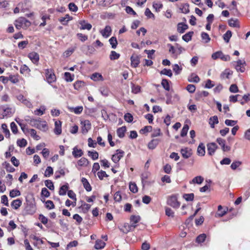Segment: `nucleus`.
<instances>
[{"mask_svg":"<svg viewBox=\"0 0 250 250\" xmlns=\"http://www.w3.org/2000/svg\"><path fill=\"white\" fill-rule=\"evenodd\" d=\"M99 91L102 95L104 96H108L109 93V90L108 88L106 86L101 87L99 89Z\"/></svg>","mask_w":250,"mask_h":250,"instance_id":"nucleus-40","label":"nucleus"},{"mask_svg":"<svg viewBox=\"0 0 250 250\" xmlns=\"http://www.w3.org/2000/svg\"><path fill=\"white\" fill-rule=\"evenodd\" d=\"M20 191L17 189H13L10 191L9 193V195L11 198H14L16 196H20Z\"/></svg>","mask_w":250,"mask_h":250,"instance_id":"nucleus-57","label":"nucleus"},{"mask_svg":"<svg viewBox=\"0 0 250 250\" xmlns=\"http://www.w3.org/2000/svg\"><path fill=\"white\" fill-rule=\"evenodd\" d=\"M27 143L26 140L24 139H19L17 141V145L21 147H25Z\"/></svg>","mask_w":250,"mask_h":250,"instance_id":"nucleus-50","label":"nucleus"},{"mask_svg":"<svg viewBox=\"0 0 250 250\" xmlns=\"http://www.w3.org/2000/svg\"><path fill=\"white\" fill-rule=\"evenodd\" d=\"M81 182L83 184V187L87 191H90L92 189L91 187L88 182L87 180L85 178H82Z\"/></svg>","mask_w":250,"mask_h":250,"instance_id":"nucleus-23","label":"nucleus"},{"mask_svg":"<svg viewBox=\"0 0 250 250\" xmlns=\"http://www.w3.org/2000/svg\"><path fill=\"white\" fill-rule=\"evenodd\" d=\"M97 176L100 180H103L104 177H107L108 175L104 171L101 170L97 173Z\"/></svg>","mask_w":250,"mask_h":250,"instance_id":"nucleus-63","label":"nucleus"},{"mask_svg":"<svg viewBox=\"0 0 250 250\" xmlns=\"http://www.w3.org/2000/svg\"><path fill=\"white\" fill-rule=\"evenodd\" d=\"M229 25L233 27L240 28L239 20L237 19L231 18L228 21Z\"/></svg>","mask_w":250,"mask_h":250,"instance_id":"nucleus-18","label":"nucleus"},{"mask_svg":"<svg viewBox=\"0 0 250 250\" xmlns=\"http://www.w3.org/2000/svg\"><path fill=\"white\" fill-rule=\"evenodd\" d=\"M159 142H160V140L158 139L152 140L148 144V147L150 149H154L157 146V145L159 144Z\"/></svg>","mask_w":250,"mask_h":250,"instance_id":"nucleus-24","label":"nucleus"},{"mask_svg":"<svg viewBox=\"0 0 250 250\" xmlns=\"http://www.w3.org/2000/svg\"><path fill=\"white\" fill-rule=\"evenodd\" d=\"M139 216L131 215L130 216V224L131 226H134V229L137 227V224L140 221Z\"/></svg>","mask_w":250,"mask_h":250,"instance_id":"nucleus-20","label":"nucleus"},{"mask_svg":"<svg viewBox=\"0 0 250 250\" xmlns=\"http://www.w3.org/2000/svg\"><path fill=\"white\" fill-rule=\"evenodd\" d=\"M124 151L121 149H117L116 153L112 155L111 159L115 163H117L120 159L124 156Z\"/></svg>","mask_w":250,"mask_h":250,"instance_id":"nucleus-7","label":"nucleus"},{"mask_svg":"<svg viewBox=\"0 0 250 250\" xmlns=\"http://www.w3.org/2000/svg\"><path fill=\"white\" fill-rule=\"evenodd\" d=\"M193 34V32H188L182 36V39L186 42H188L191 40Z\"/></svg>","mask_w":250,"mask_h":250,"instance_id":"nucleus-39","label":"nucleus"},{"mask_svg":"<svg viewBox=\"0 0 250 250\" xmlns=\"http://www.w3.org/2000/svg\"><path fill=\"white\" fill-rule=\"evenodd\" d=\"M105 246V243L101 240H97L95 242L94 248L96 250L103 249Z\"/></svg>","mask_w":250,"mask_h":250,"instance_id":"nucleus-27","label":"nucleus"},{"mask_svg":"<svg viewBox=\"0 0 250 250\" xmlns=\"http://www.w3.org/2000/svg\"><path fill=\"white\" fill-rule=\"evenodd\" d=\"M131 65L132 67H137L140 63V58L137 55H133L130 58Z\"/></svg>","mask_w":250,"mask_h":250,"instance_id":"nucleus-14","label":"nucleus"},{"mask_svg":"<svg viewBox=\"0 0 250 250\" xmlns=\"http://www.w3.org/2000/svg\"><path fill=\"white\" fill-rule=\"evenodd\" d=\"M3 116H11L14 112V110L9 107H7L3 108Z\"/></svg>","mask_w":250,"mask_h":250,"instance_id":"nucleus-29","label":"nucleus"},{"mask_svg":"<svg viewBox=\"0 0 250 250\" xmlns=\"http://www.w3.org/2000/svg\"><path fill=\"white\" fill-rule=\"evenodd\" d=\"M88 155L93 160H96L98 159L99 157V154L96 151H88Z\"/></svg>","mask_w":250,"mask_h":250,"instance_id":"nucleus-42","label":"nucleus"},{"mask_svg":"<svg viewBox=\"0 0 250 250\" xmlns=\"http://www.w3.org/2000/svg\"><path fill=\"white\" fill-rule=\"evenodd\" d=\"M54 132L56 135H60L62 133V122L60 121H55Z\"/></svg>","mask_w":250,"mask_h":250,"instance_id":"nucleus-17","label":"nucleus"},{"mask_svg":"<svg viewBox=\"0 0 250 250\" xmlns=\"http://www.w3.org/2000/svg\"><path fill=\"white\" fill-rule=\"evenodd\" d=\"M211 57L213 60L220 58L224 61H229L230 60V57L229 55H224L221 51H218L213 53Z\"/></svg>","mask_w":250,"mask_h":250,"instance_id":"nucleus-6","label":"nucleus"},{"mask_svg":"<svg viewBox=\"0 0 250 250\" xmlns=\"http://www.w3.org/2000/svg\"><path fill=\"white\" fill-rule=\"evenodd\" d=\"M217 148V146L215 143H208L207 145L208 153L209 155H212Z\"/></svg>","mask_w":250,"mask_h":250,"instance_id":"nucleus-10","label":"nucleus"},{"mask_svg":"<svg viewBox=\"0 0 250 250\" xmlns=\"http://www.w3.org/2000/svg\"><path fill=\"white\" fill-rule=\"evenodd\" d=\"M74 75H71L69 72L64 73V79L66 82H71L74 80Z\"/></svg>","mask_w":250,"mask_h":250,"instance_id":"nucleus-47","label":"nucleus"},{"mask_svg":"<svg viewBox=\"0 0 250 250\" xmlns=\"http://www.w3.org/2000/svg\"><path fill=\"white\" fill-rule=\"evenodd\" d=\"M232 36V33L230 30H228L223 35V39L226 42H229Z\"/></svg>","mask_w":250,"mask_h":250,"instance_id":"nucleus-44","label":"nucleus"},{"mask_svg":"<svg viewBox=\"0 0 250 250\" xmlns=\"http://www.w3.org/2000/svg\"><path fill=\"white\" fill-rule=\"evenodd\" d=\"M45 75L47 82L49 83H52L56 81V76L54 74L53 70L52 69H45Z\"/></svg>","mask_w":250,"mask_h":250,"instance_id":"nucleus-5","label":"nucleus"},{"mask_svg":"<svg viewBox=\"0 0 250 250\" xmlns=\"http://www.w3.org/2000/svg\"><path fill=\"white\" fill-rule=\"evenodd\" d=\"M218 119L217 116H214L209 118V124L211 128H214L215 124L218 123Z\"/></svg>","mask_w":250,"mask_h":250,"instance_id":"nucleus-33","label":"nucleus"},{"mask_svg":"<svg viewBox=\"0 0 250 250\" xmlns=\"http://www.w3.org/2000/svg\"><path fill=\"white\" fill-rule=\"evenodd\" d=\"M201 38L205 43H208L210 41V38L208 34L205 32H202L201 33Z\"/></svg>","mask_w":250,"mask_h":250,"instance_id":"nucleus-51","label":"nucleus"},{"mask_svg":"<svg viewBox=\"0 0 250 250\" xmlns=\"http://www.w3.org/2000/svg\"><path fill=\"white\" fill-rule=\"evenodd\" d=\"M120 57V54L117 53L115 51H111L109 56V58L111 60L113 61L118 59Z\"/></svg>","mask_w":250,"mask_h":250,"instance_id":"nucleus-43","label":"nucleus"},{"mask_svg":"<svg viewBox=\"0 0 250 250\" xmlns=\"http://www.w3.org/2000/svg\"><path fill=\"white\" fill-rule=\"evenodd\" d=\"M79 24L81 25L80 29H87L90 30L92 28V25L87 23L85 20H82L79 21Z\"/></svg>","mask_w":250,"mask_h":250,"instance_id":"nucleus-16","label":"nucleus"},{"mask_svg":"<svg viewBox=\"0 0 250 250\" xmlns=\"http://www.w3.org/2000/svg\"><path fill=\"white\" fill-rule=\"evenodd\" d=\"M91 80L94 81H98L99 80L103 81L104 79L102 75L98 73H94L92 74L90 77Z\"/></svg>","mask_w":250,"mask_h":250,"instance_id":"nucleus-32","label":"nucleus"},{"mask_svg":"<svg viewBox=\"0 0 250 250\" xmlns=\"http://www.w3.org/2000/svg\"><path fill=\"white\" fill-rule=\"evenodd\" d=\"M197 154L201 156H204L205 154V146L203 143H201L198 146L197 150Z\"/></svg>","mask_w":250,"mask_h":250,"instance_id":"nucleus-19","label":"nucleus"},{"mask_svg":"<svg viewBox=\"0 0 250 250\" xmlns=\"http://www.w3.org/2000/svg\"><path fill=\"white\" fill-rule=\"evenodd\" d=\"M72 17L70 16L68 14L65 15L64 17H62L59 19V21L63 24L66 25L68 21L71 20Z\"/></svg>","mask_w":250,"mask_h":250,"instance_id":"nucleus-28","label":"nucleus"},{"mask_svg":"<svg viewBox=\"0 0 250 250\" xmlns=\"http://www.w3.org/2000/svg\"><path fill=\"white\" fill-rule=\"evenodd\" d=\"M53 173V169L51 167H47L45 172H44V176L46 177H50Z\"/></svg>","mask_w":250,"mask_h":250,"instance_id":"nucleus-49","label":"nucleus"},{"mask_svg":"<svg viewBox=\"0 0 250 250\" xmlns=\"http://www.w3.org/2000/svg\"><path fill=\"white\" fill-rule=\"evenodd\" d=\"M83 151L81 149H78L77 146L73 148L72 155L75 158L81 157L83 155Z\"/></svg>","mask_w":250,"mask_h":250,"instance_id":"nucleus-22","label":"nucleus"},{"mask_svg":"<svg viewBox=\"0 0 250 250\" xmlns=\"http://www.w3.org/2000/svg\"><path fill=\"white\" fill-rule=\"evenodd\" d=\"M126 130L125 126H122L117 129V134L118 137L120 138H122L125 136V133Z\"/></svg>","mask_w":250,"mask_h":250,"instance_id":"nucleus-31","label":"nucleus"},{"mask_svg":"<svg viewBox=\"0 0 250 250\" xmlns=\"http://www.w3.org/2000/svg\"><path fill=\"white\" fill-rule=\"evenodd\" d=\"M69 109L71 111L74 112L75 114H79L82 112L83 107L82 106H78L76 107H71Z\"/></svg>","mask_w":250,"mask_h":250,"instance_id":"nucleus-41","label":"nucleus"},{"mask_svg":"<svg viewBox=\"0 0 250 250\" xmlns=\"http://www.w3.org/2000/svg\"><path fill=\"white\" fill-rule=\"evenodd\" d=\"M29 133L36 140H39L40 139V137L37 135L36 131L34 129H30Z\"/></svg>","mask_w":250,"mask_h":250,"instance_id":"nucleus-58","label":"nucleus"},{"mask_svg":"<svg viewBox=\"0 0 250 250\" xmlns=\"http://www.w3.org/2000/svg\"><path fill=\"white\" fill-rule=\"evenodd\" d=\"M111 28L109 25L105 26L104 29L100 31L102 36L104 38H107L110 36L111 34Z\"/></svg>","mask_w":250,"mask_h":250,"instance_id":"nucleus-15","label":"nucleus"},{"mask_svg":"<svg viewBox=\"0 0 250 250\" xmlns=\"http://www.w3.org/2000/svg\"><path fill=\"white\" fill-rule=\"evenodd\" d=\"M134 229V226H131L128 223L124 224V226L120 228V230L124 233H127L129 231H133Z\"/></svg>","mask_w":250,"mask_h":250,"instance_id":"nucleus-12","label":"nucleus"},{"mask_svg":"<svg viewBox=\"0 0 250 250\" xmlns=\"http://www.w3.org/2000/svg\"><path fill=\"white\" fill-rule=\"evenodd\" d=\"M206 238V235L205 234H201L196 238V242L201 243L205 240Z\"/></svg>","mask_w":250,"mask_h":250,"instance_id":"nucleus-61","label":"nucleus"},{"mask_svg":"<svg viewBox=\"0 0 250 250\" xmlns=\"http://www.w3.org/2000/svg\"><path fill=\"white\" fill-rule=\"evenodd\" d=\"M181 153L183 158L188 159L191 156L192 150L188 147H184L181 149Z\"/></svg>","mask_w":250,"mask_h":250,"instance_id":"nucleus-11","label":"nucleus"},{"mask_svg":"<svg viewBox=\"0 0 250 250\" xmlns=\"http://www.w3.org/2000/svg\"><path fill=\"white\" fill-rule=\"evenodd\" d=\"M110 44L111 45V47L113 49H115L117 47L118 42L117 39L115 37H111L109 40Z\"/></svg>","mask_w":250,"mask_h":250,"instance_id":"nucleus-45","label":"nucleus"},{"mask_svg":"<svg viewBox=\"0 0 250 250\" xmlns=\"http://www.w3.org/2000/svg\"><path fill=\"white\" fill-rule=\"evenodd\" d=\"M28 57L34 63L36 64L39 62L40 58L39 55L37 53L31 52L28 54Z\"/></svg>","mask_w":250,"mask_h":250,"instance_id":"nucleus-13","label":"nucleus"},{"mask_svg":"<svg viewBox=\"0 0 250 250\" xmlns=\"http://www.w3.org/2000/svg\"><path fill=\"white\" fill-rule=\"evenodd\" d=\"M77 164L80 167H87L89 164V161L86 158L82 157L78 160Z\"/></svg>","mask_w":250,"mask_h":250,"instance_id":"nucleus-30","label":"nucleus"},{"mask_svg":"<svg viewBox=\"0 0 250 250\" xmlns=\"http://www.w3.org/2000/svg\"><path fill=\"white\" fill-rule=\"evenodd\" d=\"M82 131L83 133H86L90 129L91 124L89 120H86L81 121Z\"/></svg>","mask_w":250,"mask_h":250,"instance_id":"nucleus-8","label":"nucleus"},{"mask_svg":"<svg viewBox=\"0 0 250 250\" xmlns=\"http://www.w3.org/2000/svg\"><path fill=\"white\" fill-rule=\"evenodd\" d=\"M232 72L229 69H226L224 72H223L220 75V78L222 79H224L225 78L229 79V76L232 75Z\"/></svg>","mask_w":250,"mask_h":250,"instance_id":"nucleus-36","label":"nucleus"},{"mask_svg":"<svg viewBox=\"0 0 250 250\" xmlns=\"http://www.w3.org/2000/svg\"><path fill=\"white\" fill-rule=\"evenodd\" d=\"M181 12L184 14H187L189 12V5L188 3L182 4L180 7Z\"/></svg>","mask_w":250,"mask_h":250,"instance_id":"nucleus-37","label":"nucleus"},{"mask_svg":"<svg viewBox=\"0 0 250 250\" xmlns=\"http://www.w3.org/2000/svg\"><path fill=\"white\" fill-rule=\"evenodd\" d=\"M45 185L49 189L52 190L54 189V186L53 182L50 180H46L45 181Z\"/></svg>","mask_w":250,"mask_h":250,"instance_id":"nucleus-60","label":"nucleus"},{"mask_svg":"<svg viewBox=\"0 0 250 250\" xmlns=\"http://www.w3.org/2000/svg\"><path fill=\"white\" fill-rule=\"evenodd\" d=\"M132 92L134 94H137L141 91V86L137 85L132 84L131 86Z\"/></svg>","mask_w":250,"mask_h":250,"instance_id":"nucleus-53","label":"nucleus"},{"mask_svg":"<svg viewBox=\"0 0 250 250\" xmlns=\"http://www.w3.org/2000/svg\"><path fill=\"white\" fill-rule=\"evenodd\" d=\"M204 181V178L201 176H198L194 177L191 182L190 184H201Z\"/></svg>","mask_w":250,"mask_h":250,"instance_id":"nucleus-38","label":"nucleus"},{"mask_svg":"<svg viewBox=\"0 0 250 250\" xmlns=\"http://www.w3.org/2000/svg\"><path fill=\"white\" fill-rule=\"evenodd\" d=\"M14 24L17 29H20L21 28H26L29 27L31 23L25 18L21 17L15 21Z\"/></svg>","mask_w":250,"mask_h":250,"instance_id":"nucleus-1","label":"nucleus"},{"mask_svg":"<svg viewBox=\"0 0 250 250\" xmlns=\"http://www.w3.org/2000/svg\"><path fill=\"white\" fill-rule=\"evenodd\" d=\"M69 186L68 184H66L62 186L59 190V194L60 195H65L67 190H68Z\"/></svg>","mask_w":250,"mask_h":250,"instance_id":"nucleus-25","label":"nucleus"},{"mask_svg":"<svg viewBox=\"0 0 250 250\" xmlns=\"http://www.w3.org/2000/svg\"><path fill=\"white\" fill-rule=\"evenodd\" d=\"M161 84L165 89L169 91L170 89L168 82L166 79H163L162 81Z\"/></svg>","mask_w":250,"mask_h":250,"instance_id":"nucleus-55","label":"nucleus"},{"mask_svg":"<svg viewBox=\"0 0 250 250\" xmlns=\"http://www.w3.org/2000/svg\"><path fill=\"white\" fill-rule=\"evenodd\" d=\"M194 194L193 193H189V194H184L183 195V198L187 201H192L194 199Z\"/></svg>","mask_w":250,"mask_h":250,"instance_id":"nucleus-59","label":"nucleus"},{"mask_svg":"<svg viewBox=\"0 0 250 250\" xmlns=\"http://www.w3.org/2000/svg\"><path fill=\"white\" fill-rule=\"evenodd\" d=\"M216 141L221 146L223 151H229L230 150V147L226 145V141L224 139L221 138H218L217 139Z\"/></svg>","mask_w":250,"mask_h":250,"instance_id":"nucleus-9","label":"nucleus"},{"mask_svg":"<svg viewBox=\"0 0 250 250\" xmlns=\"http://www.w3.org/2000/svg\"><path fill=\"white\" fill-rule=\"evenodd\" d=\"M172 69L173 71L175 72L176 75L179 74L182 70V68L180 67L177 64H174L172 66Z\"/></svg>","mask_w":250,"mask_h":250,"instance_id":"nucleus-48","label":"nucleus"},{"mask_svg":"<svg viewBox=\"0 0 250 250\" xmlns=\"http://www.w3.org/2000/svg\"><path fill=\"white\" fill-rule=\"evenodd\" d=\"M130 190L135 193L138 192V188L137 185L134 183H130L129 186Z\"/></svg>","mask_w":250,"mask_h":250,"instance_id":"nucleus-52","label":"nucleus"},{"mask_svg":"<svg viewBox=\"0 0 250 250\" xmlns=\"http://www.w3.org/2000/svg\"><path fill=\"white\" fill-rule=\"evenodd\" d=\"M21 200L18 199L12 201L11 203V206L15 209H17L21 206Z\"/></svg>","mask_w":250,"mask_h":250,"instance_id":"nucleus-26","label":"nucleus"},{"mask_svg":"<svg viewBox=\"0 0 250 250\" xmlns=\"http://www.w3.org/2000/svg\"><path fill=\"white\" fill-rule=\"evenodd\" d=\"M75 49V47L69 48L64 53V56L65 57H68L70 56L74 52Z\"/></svg>","mask_w":250,"mask_h":250,"instance_id":"nucleus-64","label":"nucleus"},{"mask_svg":"<svg viewBox=\"0 0 250 250\" xmlns=\"http://www.w3.org/2000/svg\"><path fill=\"white\" fill-rule=\"evenodd\" d=\"M177 195H172L167 199V204L174 208H178L180 206V203L178 201Z\"/></svg>","mask_w":250,"mask_h":250,"instance_id":"nucleus-4","label":"nucleus"},{"mask_svg":"<svg viewBox=\"0 0 250 250\" xmlns=\"http://www.w3.org/2000/svg\"><path fill=\"white\" fill-rule=\"evenodd\" d=\"M231 64L237 72L243 73L245 70L246 64L244 60H238L237 61H233L231 62Z\"/></svg>","mask_w":250,"mask_h":250,"instance_id":"nucleus-3","label":"nucleus"},{"mask_svg":"<svg viewBox=\"0 0 250 250\" xmlns=\"http://www.w3.org/2000/svg\"><path fill=\"white\" fill-rule=\"evenodd\" d=\"M31 125L42 131H45L47 129L46 122L40 119H34L31 121Z\"/></svg>","mask_w":250,"mask_h":250,"instance_id":"nucleus-2","label":"nucleus"},{"mask_svg":"<svg viewBox=\"0 0 250 250\" xmlns=\"http://www.w3.org/2000/svg\"><path fill=\"white\" fill-rule=\"evenodd\" d=\"M1 128L3 130V132L5 133V137L9 138L10 134L9 129L7 128V125L5 124H2Z\"/></svg>","mask_w":250,"mask_h":250,"instance_id":"nucleus-46","label":"nucleus"},{"mask_svg":"<svg viewBox=\"0 0 250 250\" xmlns=\"http://www.w3.org/2000/svg\"><path fill=\"white\" fill-rule=\"evenodd\" d=\"M9 80L13 83H16L19 82V78L17 75H11L8 77Z\"/></svg>","mask_w":250,"mask_h":250,"instance_id":"nucleus-56","label":"nucleus"},{"mask_svg":"<svg viewBox=\"0 0 250 250\" xmlns=\"http://www.w3.org/2000/svg\"><path fill=\"white\" fill-rule=\"evenodd\" d=\"M188 80L190 82L198 83V82H199L200 79L199 77L197 75H196L195 74L192 73L191 74L190 77L188 78Z\"/></svg>","mask_w":250,"mask_h":250,"instance_id":"nucleus-35","label":"nucleus"},{"mask_svg":"<svg viewBox=\"0 0 250 250\" xmlns=\"http://www.w3.org/2000/svg\"><path fill=\"white\" fill-rule=\"evenodd\" d=\"M189 129V126L187 124L184 125L181 132V136L182 137H184L187 135L188 131Z\"/></svg>","mask_w":250,"mask_h":250,"instance_id":"nucleus-54","label":"nucleus"},{"mask_svg":"<svg viewBox=\"0 0 250 250\" xmlns=\"http://www.w3.org/2000/svg\"><path fill=\"white\" fill-rule=\"evenodd\" d=\"M167 46L169 47V52L171 54L172 57L174 58H177L176 49L171 44H167Z\"/></svg>","mask_w":250,"mask_h":250,"instance_id":"nucleus-34","label":"nucleus"},{"mask_svg":"<svg viewBox=\"0 0 250 250\" xmlns=\"http://www.w3.org/2000/svg\"><path fill=\"white\" fill-rule=\"evenodd\" d=\"M188 28V25L183 22L179 23L177 25V31L180 33H183Z\"/></svg>","mask_w":250,"mask_h":250,"instance_id":"nucleus-21","label":"nucleus"},{"mask_svg":"<svg viewBox=\"0 0 250 250\" xmlns=\"http://www.w3.org/2000/svg\"><path fill=\"white\" fill-rule=\"evenodd\" d=\"M152 127L151 126L148 125L145 126L143 128L140 130V133L142 134H145L149 132L152 130Z\"/></svg>","mask_w":250,"mask_h":250,"instance_id":"nucleus-62","label":"nucleus"}]
</instances>
